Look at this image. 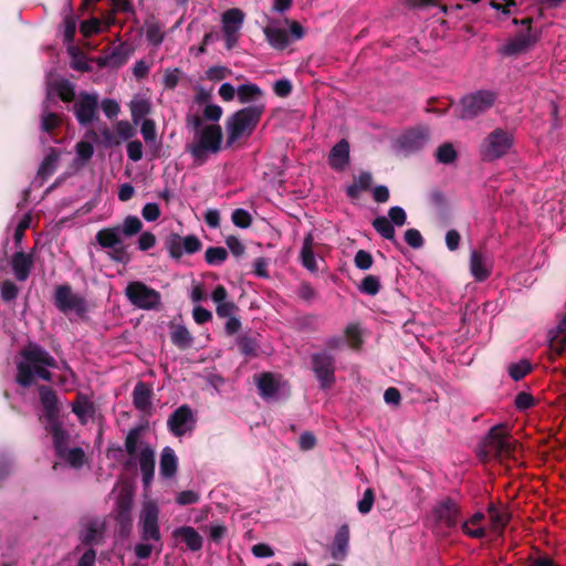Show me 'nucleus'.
I'll use <instances>...</instances> for the list:
<instances>
[{"label": "nucleus", "instance_id": "49530a36", "mask_svg": "<svg viewBox=\"0 0 566 566\" xmlns=\"http://www.w3.org/2000/svg\"><path fill=\"white\" fill-rule=\"evenodd\" d=\"M532 371V364L527 359H522L517 363H512L507 367L510 377L518 381L526 377Z\"/></svg>", "mask_w": 566, "mask_h": 566}, {"label": "nucleus", "instance_id": "3c124183", "mask_svg": "<svg viewBox=\"0 0 566 566\" xmlns=\"http://www.w3.org/2000/svg\"><path fill=\"white\" fill-rule=\"evenodd\" d=\"M120 234L125 237H133L140 232L143 223L136 216H128L125 218L122 226H117Z\"/></svg>", "mask_w": 566, "mask_h": 566}, {"label": "nucleus", "instance_id": "de8ad7c7", "mask_svg": "<svg viewBox=\"0 0 566 566\" xmlns=\"http://www.w3.org/2000/svg\"><path fill=\"white\" fill-rule=\"evenodd\" d=\"M144 430V426L134 427L128 431L125 438V450L132 458L137 453V444Z\"/></svg>", "mask_w": 566, "mask_h": 566}, {"label": "nucleus", "instance_id": "4468645a", "mask_svg": "<svg viewBox=\"0 0 566 566\" xmlns=\"http://www.w3.org/2000/svg\"><path fill=\"white\" fill-rule=\"evenodd\" d=\"M159 511L155 503L148 502L144 505L139 522L142 525V538L144 541H160V531L158 526Z\"/></svg>", "mask_w": 566, "mask_h": 566}, {"label": "nucleus", "instance_id": "13d9d810", "mask_svg": "<svg viewBox=\"0 0 566 566\" xmlns=\"http://www.w3.org/2000/svg\"><path fill=\"white\" fill-rule=\"evenodd\" d=\"M355 266L361 271H367L373 266V255L365 250H358L354 258Z\"/></svg>", "mask_w": 566, "mask_h": 566}, {"label": "nucleus", "instance_id": "c9c22d12", "mask_svg": "<svg viewBox=\"0 0 566 566\" xmlns=\"http://www.w3.org/2000/svg\"><path fill=\"white\" fill-rule=\"evenodd\" d=\"M244 14L240 9L233 8L222 14V30L239 32L243 23Z\"/></svg>", "mask_w": 566, "mask_h": 566}, {"label": "nucleus", "instance_id": "79ce46f5", "mask_svg": "<svg viewBox=\"0 0 566 566\" xmlns=\"http://www.w3.org/2000/svg\"><path fill=\"white\" fill-rule=\"evenodd\" d=\"M373 227L384 239L397 243L395 227L386 217L381 216L374 219Z\"/></svg>", "mask_w": 566, "mask_h": 566}, {"label": "nucleus", "instance_id": "e433bc0d", "mask_svg": "<svg viewBox=\"0 0 566 566\" xmlns=\"http://www.w3.org/2000/svg\"><path fill=\"white\" fill-rule=\"evenodd\" d=\"M263 95L256 84H242L237 88L238 101L241 104L256 102Z\"/></svg>", "mask_w": 566, "mask_h": 566}, {"label": "nucleus", "instance_id": "a211bd4d", "mask_svg": "<svg viewBox=\"0 0 566 566\" xmlns=\"http://www.w3.org/2000/svg\"><path fill=\"white\" fill-rule=\"evenodd\" d=\"M350 531L347 524H343L336 531L329 547L331 557L335 560H344L348 555Z\"/></svg>", "mask_w": 566, "mask_h": 566}, {"label": "nucleus", "instance_id": "c756f323", "mask_svg": "<svg viewBox=\"0 0 566 566\" xmlns=\"http://www.w3.org/2000/svg\"><path fill=\"white\" fill-rule=\"evenodd\" d=\"M96 242L104 249H113L123 243L118 227L103 228L95 234Z\"/></svg>", "mask_w": 566, "mask_h": 566}, {"label": "nucleus", "instance_id": "423d86ee", "mask_svg": "<svg viewBox=\"0 0 566 566\" xmlns=\"http://www.w3.org/2000/svg\"><path fill=\"white\" fill-rule=\"evenodd\" d=\"M496 99L497 93L491 90H479L465 94L460 98L458 117L462 120H473L489 112Z\"/></svg>", "mask_w": 566, "mask_h": 566}, {"label": "nucleus", "instance_id": "f704fd0d", "mask_svg": "<svg viewBox=\"0 0 566 566\" xmlns=\"http://www.w3.org/2000/svg\"><path fill=\"white\" fill-rule=\"evenodd\" d=\"M548 340V355L551 360H555L557 357L564 355L566 350V335L555 334L552 332L547 333Z\"/></svg>", "mask_w": 566, "mask_h": 566}, {"label": "nucleus", "instance_id": "58836bf2", "mask_svg": "<svg viewBox=\"0 0 566 566\" xmlns=\"http://www.w3.org/2000/svg\"><path fill=\"white\" fill-rule=\"evenodd\" d=\"M145 25L147 41L154 46L160 45L164 41L163 25L154 17L148 18Z\"/></svg>", "mask_w": 566, "mask_h": 566}, {"label": "nucleus", "instance_id": "052dcab7", "mask_svg": "<svg viewBox=\"0 0 566 566\" xmlns=\"http://www.w3.org/2000/svg\"><path fill=\"white\" fill-rule=\"evenodd\" d=\"M375 502V493L373 489L368 488L365 490L363 499L358 501L357 509L360 514H368Z\"/></svg>", "mask_w": 566, "mask_h": 566}, {"label": "nucleus", "instance_id": "a19ab883", "mask_svg": "<svg viewBox=\"0 0 566 566\" xmlns=\"http://www.w3.org/2000/svg\"><path fill=\"white\" fill-rule=\"evenodd\" d=\"M103 538V527H101L96 522H88L85 532L81 536V541L84 545L93 546L97 545L102 542Z\"/></svg>", "mask_w": 566, "mask_h": 566}, {"label": "nucleus", "instance_id": "bf43d9fd", "mask_svg": "<svg viewBox=\"0 0 566 566\" xmlns=\"http://www.w3.org/2000/svg\"><path fill=\"white\" fill-rule=\"evenodd\" d=\"M514 406L520 411H525L535 406L534 397L526 391H521L515 396Z\"/></svg>", "mask_w": 566, "mask_h": 566}, {"label": "nucleus", "instance_id": "f03ea898", "mask_svg": "<svg viewBox=\"0 0 566 566\" xmlns=\"http://www.w3.org/2000/svg\"><path fill=\"white\" fill-rule=\"evenodd\" d=\"M20 355L24 360L17 364V384L29 388L34 382V376L51 381L52 373L48 367L55 368L56 360L48 350L38 344L30 343L20 352Z\"/></svg>", "mask_w": 566, "mask_h": 566}, {"label": "nucleus", "instance_id": "39448f33", "mask_svg": "<svg viewBox=\"0 0 566 566\" xmlns=\"http://www.w3.org/2000/svg\"><path fill=\"white\" fill-rule=\"evenodd\" d=\"M482 452L485 457L506 459L513 457L517 441L511 436L505 423L493 426L483 439Z\"/></svg>", "mask_w": 566, "mask_h": 566}, {"label": "nucleus", "instance_id": "2eb2a0df", "mask_svg": "<svg viewBox=\"0 0 566 566\" xmlns=\"http://www.w3.org/2000/svg\"><path fill=\"white\" fill-rule=\"evenodd\" d=\"M437 522L443 524L447 528H455L462 516L460 505L451 497H446L438 503L433 510Z\"/></svg>", "mask_w": 566, "mask_h": 566}, {"label": "nucleus", "instance_id": "6ab92c4d", "mask_svg": "<svg viewBox=\"0 0 566 566\" xmlns=\"http://www.w3.org/2000/svg\"><path fill=\"white\" fill-rule=\"evenodd\" d=\"M172 537L184 543L191 552H198L202 548L203 537L192 526H180L174 530Z\"/></svg>", "mask_w": 566, "mask_h": 566}, {"label": "nucleus", "instance_id": "1a4fd4ad", "mask_svg": "<svg viewBox=\"0 0 566 566\" xmlns=\"http://www.w3.org/2000/svg\"><path fill=\"white\" fill-rule=\"evenodd\" d=\"M53 302L55 307L64 314L74 312L77 316L83 317L87 313L85 298L73 293L72 286L67 283L55 287Z\"/></svg>", "mask_w": 566, "mask_h": 566}, {"label": "nucleus", "instance_id": "6e6d98bb", "mask_svg": "<svg viewBox=\"0 0 566 566\" xmlns=\"http://www.w3.org/2000/svg\"><path fill=\"white\" fill-rule=\"evenodd\" d=\"M111 1L113 4V10L106 21L108 27L115 22L114 13H116V12L134 13V9L130 3V0H111Z\"/></svg>", "mask_w": 566, "mask_h": 566}, {"label": "nucleus", "instance_id": "4c0bfd02", "mask_svg": "<svg viewBox=\"0 0 566 566\" xmlns=\"http://www.w3.org/2000/svg\"><path fill=\"white\" fill-rule=\"evenodd\" d=\"M170 339L179 349H188L193 342L189 331L184 325H176L171 332Z\"/></svg>", "mask_w": 566, "mask_h": 566}, {"label": "nucleus", "instance_id": "680f3d73", "mask_svg": "<svg viewBox=\"0 0 566 566\" xmlns=\"http://www.w3.org/2000/svg\"><path fill=\"white\" fill-rule=\"evenodd\" d=\"M115 520L119 526V534L122 536H127L130 533V530L133 526L132 513H117L116 512Z\"/></svg>", "mask_w": 566, "mask_h": 566}, {"label": "nucleus", "instance_id": "5fc2aeb1", "mask_svg": "<svg viewBox=\"0 0 566 566\" xmlns=\"http://www.w3.org/2000/svg\"><path fill=\"white\" fill-rule=\"evenodd\" d=\"M231 220L234 226H237L238 228H241V229H247L252 223L251 214L242 208H238V209L233 210V212L231 214Z\"/></svg>", "mask_w": 566, "mask_h": 566}, {"label": "nucleus", "instance_id": "cd10ccee", "mask_svg": "<svg viewBox=\"0 0 566 566\" xmlns=\"http://www.w3.org/2000/svg\"><path fill=\"white\" fill-rule=\"evenodd\" d=\"M72 412L77 417L81 423H86L88 417H93L95 413L94 403L88 398L78 392L76 399L72 402Z\"/></svg>", "mask_w": 566, "mask_h": 566}, {"label": "nucleus", "instance_id": "72a5a7b5", "mask_svg": "<svg viewBox=\"0 0 566 566\" xmlns=\"http://www.w3.org/2000/svg\"><path fill=\"white\" fill-rule=\"evenodd\" d=\"M62 124V115L49 111V104L43 102L41 115V129L45 133H52Z\"/></svg>", "mask_w": 566, "mask_h": 566}, {"label": "nucleus", "instance_id": "bb28decb", "mask_svg": "<svg viewBox=\"0 0 566 566\" xmlns=\"http://www.w3.org/2000/svg\"><path fill=\"white\" fill-rule=\"evenodd\" d=\"M178 459L172 448L165 447L160 454L159 473L165 479H171L176 475Z\"/></svg>", "mask_w": 566, "mask_h": 566}, {"label": "nucleus", "instance_id": "f3484780", "mask_svg": "<svg viewBox=\"0 0 566 566\" xmlns=\"http://www.w3.org/2000/svg\"><path fill=\"white\" fill-rule=\"evenodd\" d=\"M430 133L428 127H416L406 132L400 138V147L408 153L421 150L429 142Z\"/></svg>", "mask_w": 566, "mask_h": 566}, {"label": "nucleus", "instance_id": "603ef678", "mask_svg": "<svg viewBox=\"0 0 566 566\" xmlns=\"http://www.w3.org/2000/svg\"><path fill=\"white\" fill-rule=\"evenodd\" d=\"M59 458L65 460L73 468H81L84 464L85 453L83 449L78 447L72 449L67 448L63 457Z\"/></svg>", "mask_w": 566, "mask_h": 566}, {"label": "nucleus", "instance_id": "473e14b6", "mask_svg": "<svg viewBox=\"0 0 566 566\" xmlns=\"http://www.w3.org/2000/svg\"><path fill=\"white\" fill-rule=\"evenodd\" d=\"M259 395L269 399L272 398L279 390V384L271 373H262L256 379Z\"/></svg>", "mask_w": 566, "mask_h": 566}, {"label": "nucleus", "instance_id": "8fccbe9b", "mask_svg": "<svg viewBox=\"0 0 566 566\" xmlns=\"http://www.w3.org/2000/svg\"><path fill=\"white\" fill-rule=\"evenodd\" d=\"M228 251L222 247H210L206 250L205 260L209 265H220L228 259Z\"/></svg>", "mask_w": 566, "mask_h": 566}, {"label": "nucleus", "instance_id": "0e129e2a", "mask_svg": "<svg viewBox=\"0 0 566 566\" xmlns=\"http://www.w3.org/2000/svg\"><path fill=\"white\" fill-rule=\"evenodd\" d=\"M19 287L10 280H6L1 285V298L4 302H12L18 297Z\"/></svg>", "mask_w": 566, "mask_h": 566}, {"label": "nucleus", "instance_id": "09e8293b", "mask_svg": "<svg viewBox=\"0 0 566 566\" xmlns=\"http://www.w3.org/2000/svg\"><path fill=\"white\" fill-rule=\"evenodd\" d=\"M380 287L381 284L379 277L371 274L365 276L358 285L359 292L369 296L377 295L380 291Z\"/></svg>", "mask_w": 566, "mask_h": 566}, {"label": "nucleus", "instance_id": "7ed1b4c3", "mask_svg": "<svg viewBox=\"0 0 566 566\" xmlns=\"http://www.w3.org/2000/svg\"><path fill=\"white\" fill-rule=\"evenodd\" d=\"M264 111V104L254 103L229 116L226 120V146L231 147L239 139L250 137L258 127Z\"/></svg>", "mask_w": 566, "mask_h": 566}, {"label": "nucleus", "instance_id": "e2e57ef3", "mask_svg": "<svg viewBox=\"0 0 566 566\" xmlns=\"http://www.w3.org/2000/svg\"><path fill=\"white\" fill-rule=\"evenodd\" d=\"M133 495L129 492H120L116 500L117 513H132Z\"/></svg>", "mask_w": 566, "mask_h": 566}, {"label": "nucleus", "instance_id": "0eeeda50", "mask_svg": "<svg viewBox=\"0 0 566 566\" xmlns=\"http://www.w3.org/2000/svg\"><path fill=\"white\" fill-rule=\"evenodd\" d=\"M513 134L495 128L482 142L480 153L485 161H493L505 156L513 146Z\"/></svg>", "mask_w": 566, "mask_h": 566}, {"label": "nucleus", "instance_id": "4d7b16f0", "mask_svg": "<svg viewBox=\"0 0 566 566\" xmlns=\"http://www.w3.org/2000/svg\"><path fill=\"white\" fill-rule=\"evenodd\" d=\"M80 31L85 38H91L102 31L101 21L97 18L85 20L80 25Z\"/></svg>", "mask_w": 566, "mask_h": 566}, {"label": "nucleus", "instance_id": "a878e982", "mask_svg": "<svg viewBox=\"0 0 566 566\" xmlns=\"http://www.w3.org/2000/svg\"><path fill=\"white\" fill-rule=\"evenodd\" d=\"M314 234L313 232H308L303 239L300 259L302 265L311 272H316L318 270L314 254Z\"/></svg>", "mask_w": 566, "mask_h": 566}, {"label": "nucleus", "instance_id": "ddd939ff", "mask_svg": "<svg viewBox=\"0 0 566 566\" xmlns=\"http://www.w3.org/2000/svg\"><path fill=\"white\" fill-rule=\"evenodd\" d=\"M526 25L525 32L517 33L513 39H510L505 45L500 49V52L505 56H515L526 52L535 42L536 36L532 33V19L525 18L521 21Z\"/></svg>", "mask_w": 566, "mask_h": 566}, {"label": "nucleus", "instance_id": "774afa93", "mask_svg": "<svg viewBox=\"0 0 566 566\" xmlns=\"http://www.w3.org/2000/svg\"><path fill=\"white\" fill-rule=\"evenodd\" d=\"M239 307L233 301H226L217 304L216 313L220 318L231 317Z\"/></svg>", "mask_w": 566, "mask_h": 566}, {"label": "nucleus", "instance_id": "2f4dec72", "mask_svg": "<svg viewBox=\"0 0 566 566\" xmlns=\"http://www.w3.org/2000/svg\"><path fill=\"white\" fill-rule=\"evenodd\" d=\"M491 527L494 532H502L510 522V513L504 507L490 504L488 509Z\"/></svg>", "mask_w": 566, "mask_h": 566}, {"label": "nucleus", "instance_id": "b1692460", "mask_svg": "<svg viewBox=\"0 0 566 566\" xmlns=\"http://www.w3.org/2000/svg\"><path fill=\"white\" fill-rule=\"evenodd\" d=\"M349 163V143L346 139L339 140L328 156V164L336 170H343Z\"/></svg>", "mask_w": 566, "mask_h": 566}, {"label": "nucleus", "instance_id": "69168bd1", "mask_svg": "<svg viewBox=\"0 0 566 566\" xmlns=\"http://www.w3.org/2000/svg\"><path fill=\"white\" fill-rule=\"evenodd\" d=\"M405 241L412 249H420L424 244V240L417 229H408L405 232Z\"/></svg>", "mask_w": 566, "mask_h": 566}, {"label": "nucleus", "instance_id": "412c9836", "mask_svg": "<svg viewBox=\"0 0 566 566\" xmlns=\"http://www.w3.org/2000/svg\"><path fill=\"white\" fill-rule=\"evenodd\" d=\"M153 388L149 384L138 381L133 389V405L143 412L149 413L151 410Z\"/></svg>", "mask_w": 566, "mask_h": 566}, {"label": "nucleus", "instance_id": "5701e85b", "mask_svg": "<svg viewBox=\"0 0 566 566\" xmlns=\"http://www.w3.org/2000/svg\"><path fill=\"white\" fill-rule=\"evenodd\" d=\"M11 265L17 280L25 281L33 266L32 254H27L22 251H18L12 255Z\"/></svg>", "mask_w": 566, "mask_h": 566}, {"label": "nucleus", "instance_id": "37998d69", "mask_svg": "<svg viewBox=\"0 0 566 566\" xmlns=\"http://www.w3.org/2000/svg\"><path fill=\"white\" fill-rule=\"evenodd\" d=\"M127 56L124 52V45H118L113 52L104 57H99L97 63L99 66H122L126 63Z\"/></svg>", "mask_w": 566, "mask_h": 566}, {"label": "nucleus", "instance_id": "9d476101", "mask_svg": "<svg viewBox=\"0 0 566 566\" xmlns=\"http://www.w3.org/2000/svg\"><path fill=\"white\" fill-rule=\"evenodd\" d=\"M311 365L322 389H329L336 382L335 357L327 350L314 353L311 356Z\"/></svg>", "mask_w": 566, "mask_h": 566}, {"label": "nucleus", "instance_id": "ea45409f", "mask_svg": "<svg viewBox=\"0 0 566 566\" xmlns=\"http://www.w3.org/2000/svg\"><path fill=\"white\" fill-rule=\"evenodd\" d=\"M57 160V153L54 149H51L38 169V177L42 180H46L49 177H51L56 170Z\"/></svg>", "mask_w": 566, "mask_h": 566}, {"label": "nucleus", "instance_id": "9b49d317", "mask_svg": "<svg viewBox=\"0 0 566 566\" xmlns=\"http://www.w3.org/2000/svg\"><path fill=\"white\" fill-rule=\"evenodd\" d=\"M165 247L172 259L179 260L185 253L195 254L199 252L202 248V242L195 234L181 237L172 232L165 239Z\"/></svg>", "mask_w": 566, "mask_h": 566}, {"label": "nucleus", "instance_id": "dca6fc26", "mask_svg": "<svg viewBox=\"0 0 566 566\" xmlns=\"http://www.w3.org/2000/svg\"><path fill=\"white\" fill-rule=\"evenodd\" d=\"M195 417L188 405L178 407L168 418L167 426L175 437H181L189 429V423H195Z\"/></svg>", "mask_w": 566, "mask_h": 566}, {"label": "nucleus", "instance_id": "338daca9", "mask_svg": "<svg viewBox=\"0 0 566 566\" xmlns=\"http://www.w3.org/2000/svg\"><path fill=\"white\" fill-rule=\"evenodd\" d=\"M140 133L146 143H153L157 138L156 124L153 119H144Z\"/></svg>", "mask_w": 566, "mask_h": 566}, {"label": "nucleus", "instance_id": "f8f14e48", "mask_svg": "<svg viewBox=\"0 0 566 566\" xmlns=\"http://www.w3.org/2000/svg\"><path fill=\"white\" fill-rule=\"evenodd\" d=\"M74 116L80 125L87 126L98 117V96L81 92L72 106Z\"/></svg>", "mask_w": 566, "mask_h": 566}, {"label": "nucleus", "instance_id": "aec40b11", "mask_svg": "<svg viewBox=\"0 0 566 566\" xmlns=\"http://www.w3.org/2000/svg\"><path fill=\"white\" fill-rule=\"evenodd\" d=\"M260 337L259 333L251 331L240 334L235 339L240 354L248 359L258 357L260 352Z\"/></svg>", "mask_w": 566, "mask_h": 566}, {"label": "nucleus", "instance_id": "c85d7f7f", "mask_svg": "<svg viewBox=\"0 0 566 566\" xmlns=\"http://www.w3.org/2000/svg\"><path fill=\"white\" fill-rule=\"evenodd\" d=\"M470 271H471L472 276L478 282H483L491 275V271L486 265L485 258L478 250H473L471 252Z\"/></svg>", "mask_w": 566, "mask_h": 566}, {"label": "nucleus", "instance_id": "c03bdc74", "mask_svg": "<svg viewBox=\"0 0 566 566\" xmlns=\"http://www.w3.org/2000/svg\"><path fill=\"white\" fill-rule=\"evenodd\" d=\"M132 119L137 125L151 111L150 103L147 99H134L129 104Z\"/></svg>", "mask_w": 566, "mask_h": 566}, {"label": "nucleus", "instance_id": "864d4df0", "mask_svg": "<svg viewBox=\"0 0 566 566\" xmlns=\"http://www.w3.org/2000/svg\"><path fill=\"white\" fill-rule=\"evenodd\" d=\"M76 17L71 12L64 18V42L67 44L73 43L76 32Z\"/></svg>", "mask_w": 566, "mask_h": 566}, {"label": "nucleus", "instance_id": "7c9ffc66", "mask_svg": "<svg viewBox=\"0 0 566 566\" xmlns=\"http://www.w3.org/2000/svg\"><path fill=\"white\" fill-rule=\"evenodd\" d=\"M264 34L269 44L276 50H284L289 43V34L286 30L268 25L264 28Z\"/></svg>", "mask_w": 566, "mask_h": 566}, {"label": "nucleus", "instance_id": "6e6552de", "mask_svg": "<svg viewBox=\"0 0 566 566\" xmlns=\"http://www.w3.org/2000/svg\"><path fill=\"white\" fill-rule=\"evenodd\" d=\"M125 295L135 307L146 311L158 310L161 302L160 293L140 281L129 282Z\"/></svg>", "mask_w": 566, "mask_h": 566}, {"label": "nucleus", "instance_id": "4be33fe9", "mask_svg": "<svg viewBox=\"0 0 566 566\" xmlns=\"http://www.w3.org/2000/svg\"><path fill=\"white\" fill-rule=\"evenodd\" d=\"M138 462L143 475V483L147 488L151 484L155 474V452L149 446L140 450Z\"/></svg>", "mask_w": 566, "mask_h": 566}, {"label": "nucleus", "instance_id": "20e7f679", "mask_svg": "<svg viewBox=\"0 0 566 566\" xmlns=\"http://www.w3.org/2000/svg\"><path fill=\"white\" fill-rule=\"evenodd\" d=\"M222 137L219 124L206 125L202 130L196 132L192 142L186 145V150L197 166H202L208 161L209 155H216L221 150Z\"/></svg>", "mask_w": 566, "mask_h": 566}, {"label": "nucleus", "instance_id": "f257e3e1", "mask_svg": "<svg viewBox=\"0 0 566 566\" xmlns=\"http://www.w3.org/2000/svg\"><path fill=\"white\" fill-rule=\"evenodd\" d=\"M38 391L43 408V415L40 417V420L44 423V430L52 437L56 457H63L69 448L70 433L64 428L60 417L61 407L57 395L55 390L44 385L39 386Z\"/></svg>", "mask_w": 566, "mask_h": 566}, {"label": "nucleus", "instance_id": "a18cd8bd", "mask_svg": "<svg viewBox=\"0 0 566 566\" xmlns=\"http://www.w3.org/2000/svg\"><path fill=\"white\" fill-rule=\"evenodd\" d=\"M458 158V151L455 150L453 144L443 143L440 145L436 151V159L440 164L450 165L454 163Z\"/></svg>", "mask_w": 566, "mask_h": 566}, {"label": "nucleus", "instance_id": "393cba45", "mask_svg": "<svg viewBox=\"0 0 566 566\" xmlns=\"http://www.w3.org/2000/svg\"><path fill=\"white\" fill-rule=\"evenodd\" d=\"M52 92L64 103H71L75 99V85L66 78H61L49 84L46 102L51 98Z\"/></svg>", "mask_w": 566, "mask_h": 566}]
</instances>
